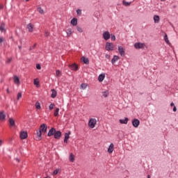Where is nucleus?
<instances>
[{
  "label": "nucleus",
  "instance_id": "nucleus-1",
  "mask_svg": "<svg viewBox=\"0 0 178 178\" xmlns=\"http://www.w3.org/2000/svg\"><path fill=\"white\" fill-rule=\"evenodd\" d=\"M105 49L106 51H114L115 50V44H113V43L107 42L106 43Z\"/></svg>",
  "mask_w": 178,
  "mask_h": 178
},
{
  "label": "nucleus",
  "instance_id": "nucleus-2",
  "mask_svg": "<svg viewBox=\"0 0 178 178\" xmlns=\"http://www.w3.org/2000/svg\"><path fill=\"white\" fill-rule=\"evenodd\" d=\"M95 124H97V119L90 118L88 122L89 127H90V129H94V127H95Z\"/></svg>",
  "mask_w": 178,
  "mask_h": 178
},
{
  "label": "nucleus",
  "instance_id": "nucleus-3",
  "mask_svg": "<svg viewBox=\"0 0 178 178\" xmlns=\"http://www.w3.org/2000/svg\"><path fill=\"white\" fill-rule=\"evenodd\" d=\"M136 49H144L145 48V44L142 42H136L134 44Z\"/></svg>",
  "mask_w": 178,
  "mask_h": 178
},
{
  "label": "nucleus",
  "instance_id": "nucleus-4",
  "mask_svg": "<svg viewBox=\"0 0 178 178\" xmlns=\"http://www.w3.org/2000/svg\"><path fill=\"white\" fill-rule=\"evenodd\" d=\"M8 123H9V127L10 129H13V127H16V123L15 122V120H13V118H9Z\"/></svg>",
  "mask_w": 178,
  "mask_h": 178
},
{
  "label": "nucleus",
  "instance_id": "nucleus-5",
  "mask_svg": "<svg viewBox=\"0 0 178 178\" xmlns=\"http://www.w3.org/2000/svg\"><path fill=\"white\" fill-rule=\"evenodd\" d=\"M103 38L104 40H105V41H108V40H109V38H111V33H109V31H105L103 33Z\"/></svg>",
  "mask_w": 178,
  "mask_h": 178
},
{
  "label": "nucleus",
  "instance_id": "nucleus-6",
  "mask_svg": "<svg viewBox=\"0 0 178 178\" xmlns=\"http://www.w3.org/2000/svg\"><path fill=\"white\" fill-rule=\"evenodd\" d=\"M6 119V115L5 114V111H0V120L1 122H5Z\"/></svg>",
  "mask_w": 178,
  "mask_h": 178
},
{
  "label": "nucleus",
  "instance_id": "nucleus-7",
  "mask_svg": "<svg viewBox=\"0 0 178 178\" xmlns=\"http://www.w3.org/2000/svg\"><path fill=\"white\" fill-rule=\"evenodd\" d=\"M118 52L121 56H124L125 51L123 47L118 46Z\"/></svg>",
  "mask_w": 178,
  "mask_h": 178
},
{
  "label": "nucleus",
  "instance_id": "nucleus-8",
  "mask_svg": "<svg viewBox=\"0 0 178 178\" xmlns=\"http://www.w3.org/2000/svg\"><path fill=\"white\" fill-rule=\"evenodd\" d=\"M39 131L42 133H47V124H42V125H40Z\"/></svg>",
  "mask_w": 178,
  "mask_h": 178
},
{
  "label": "nucleus",
  "instance_id": "nucleus-9",
  "mask_svg": "<svg viewBox=\"0 0 178 178\" xmlns=\"http://www.w3.org/2000/svg\"><path fill=\"white\" fill-rule=\"evenodd\" d=\"M56 131V129H55V128H51V129L49 131V132H48V134H47L48 137H51V136H54Z\"/></svg>",
  "mask_w": 178,
  "mask_h": 178
},
{
  "label": "nucleus",
  "instance_id": "nucleus-10",
  "mask_svg": "<svg viewBox=\"0 0 178 178\" xmlns=\"http://www.w3.org/2000/svg\"><path fill=\"white\" fill-rule=\"evenodd\" d=\"M60 136H62V132H60V131H56L54 133V138L59 140V138H60Z\"/></svg>",
  "mask_w": 178,
  "mask_h": 178
},
{
  "label": "nucleus",
  "instance_id": "nucleus-11",
  "mask_svg": "<svg viewBox=\"0 0 178 178\" xmlns=\"http://www.w3.org/2000/svg\"><path fill=\"white\" fill-rule=\"evenodd\" d=\"M132 124H133L134 127H138V126H140V120H138L137 119L133 120Z\"/></svg>",
  "mask_w": 178,
  "mask_h": 178
},
{
  "label": "nucleus",
  "instance_id": "nucleus-12",
  "mask_svg": "<svg viewBox=\"0 0 178 178\" xmlns=\"http://www.w3.org/2000/svg\"><path fill=\"white\" fill-rule=\"evenodd\" d=\"M26 29L28 30V31L29 33H33V30L34 29V25H33V24H29L27 26H26Z\"/></svg>",
  "mask_w": 178,
  "mask_h": 178
},
{
  "label": "nucleus",
  "instance_id": "nucleus-13",
  "mask_svg": "<svg viewBox=\"0 0 178 178\" xmlns=\"http://www.w3.org/2000/svg\"><path fill=\"white\" fill-rule=\"evenodd\" d=\"M70 134H71L70 131L65 134L64 143H66V144H67V140L70 138Z\"/></svg>",
  "mask_w": 178,
  "mask_h": 178
},
{
  "label": "nucleus",
  "instance_id": "nucleus-14",
  "mask_svg": "<svg viewBox=\"0 0 178 178\" xmlns=\"http://www.w3.org/2000/svg\"><path fill=\"white\" fill-rule=\"evenodd\" d=\"M119 122L121 124H127L129 123V118H125L124 119L120 120Z\"/></svg>",
  "mask_w": 178,
  "mask_h": 178
},
{
  "label": "nucleus",
  "instance_id": "nucleus-15",
  "mask_svg": "<svg viewBox=\"0 0 178 178\" xmlns=\"http://www.w3.org/2000/svg\"><path fill=\"white\" fill-rule=\"evenodd\" d=\"M36 134L38 136V141L41 140L42 137L41 136L42 134V132L41 131H40L39 129L36 131Z\"/></svg>",
  "mask_w": 178,
  "mask_h": 178
},
{
  "label": "nucleus",
  "instance_id": "nucleus-16",
  "mask_svg": "<svg viewBox=\"0 0 178 178\" xmlns=\"http://www.w3.org/2000/svg\"><path fill=\"white\" fill-rule=\"evenodd\" d=\"M37 9H38V12L40 15H44V13H45V11H44V10L41 8V6H38Z\"/></svg>",
  "mask_w": 178,
  "mask_h": 178
},
{
  "label": "nucleus",
  "instance_id": "nucleus-17",
  "mask_svg": "<svg viewBox=\"0 0 178 178\" xmlns=\"http://www.w3.org/2000/svg\"><path fill=\"white\" fill-rule=\"evenodd\" d=\"M113 147H114L113 143H111L108 149V154H112V152H113Z\"/></svg>",
  "mask_w": 178,
  "mask_h": 178
},
{
  "label": "nucleus",
  "instance_id": "nucleus-18",
  "mask_svg": "<svg viewBox=\"0 0 178 178\" xmlns=\"http://www.w3.org/2000/svg\"><path fill=\"white\" fill-rule=\"evenodd\" d=\"M153 19L154 23H159L161 18L159 17V15H154Z\"/></svg>",
  "mask_w": 178,
  "mask_h": 178
},
{
  "label": "nucleus",
  "instance_id": "nucleus-19",
  "mask_svg": "<svg viewBox=\"0 0 178 178\" xmlns=\"http://www.w3.org/2000/svg\"><path fill=\"white\" fill-rule=\"evenodd\" d=\"M120 58L118 56H114L113 59L111 60V63H113V65L118 60H119Z\"/></svg>",
  "mask_w": 178,
  "mask_h": 178
},
{
  "label": "nucleus",
  "instance_id": "nucleus-20",
  "mask_svg": "<svg viewBox=\"0 0 178 178\" xmlns=\"http://www.w3.org/2000/svg\"><path fill=\"white\" fill-rule=\"evenodd\" d=\"M56 95H57L56 90H55V89L51 90V98H56Z\"/></svg>",
  "mask_w": 178,
  "mask_h": 178
},
{
  "label": "nucleus",
  "instance_id": "nucleus-21",
  "mask_svg": "<svg viewBox=\"0 0 178 178\" xmlns=\"http://www.w3.org/2000/svg\"><path fill=\"white\" fill-rule=\"evenodd\" d=\"M70 67L71 70H75L76 71V70H77L79 67L76 64H72V65H70Z\"/></svg>",
  "mask_w": 178,
  "mask_h": 178
},
{
  "label": "nucleus",
  "instance_id": "nucleus-22",
  "mask_svg": "<svg viewBox=\"0 0 178 178\" xmlns=\"http://www.w3.org/2000/svg\"><path fill=\"white\" fill-rule=\"evenodd\" d=\"M13 80H14V83L15 84H20V81H19V77L15 76L14 78H13Z\"/></svg>",
  "mask_w": 178,
  "mask_h": 178
},
{
  "label": "nucleus",
  "instance_id": "nucleus-23",
  "mask_svg": "<svg viewBox=\"0 0 178 178\" xmlns=\"http://www.w3.org/2000/svg\"><path fill=\"white\" fill-rule=\"evenodd\" d=\"M164 40L168 45H170V42L169 41V39L168 38V34L165 33L164 35Z\"/></svg>",
  "mask_w": 178,
  "mask_h": 178
},
{
  "label": "nucleus",
  "instance_id": "nucleus-24",
  "mask_svg": "<svg viewBox=\"0 0 178 178\" xmlns=\"http://www.w3.org/2000/svg\"><path fill=\"white\" fill-rule=\"evenodd\" d=\"M71 24H72V26H77V19L73 18L71 20Z\"/></svg>",
  "mask_w": 178,
  "mask_h": 178
},
{
  "label": "nucleus",
  "instance_id": "nucleus-25",
  "mask_svg": "<svg viewBox=\"0 0 178 178\" xmlns=\"http://www.w3.org/2000/svg\"><path fill=\"white\" fill-rule=\"evenodd\" d=\"M104 79H105V74H100L99 76V77H98V80H99V81H104Z\"/></svg>",
  "mask_w": 178,
  "mask_h": 178
},
{
  "label": "nucleus",
  "instance_id": "nucleus-26",
  "mask_svg": "<svg viewBox=\"0 0 178 178\" xmlns=\"http://www.w3.org/2000/svg\"><path fill=\"white\" fill-rule=\"evenodd\" d=\"M81 60L83 62V63H86V65H88V63H89L88 58H87L86 57H82Z\"/></svg>",
  "mask_w": 178,
  "mask_h": 178
},
{
  "label": "nucleus",
  "instance_id": "nucleus-27",
  "mask_svg": "<svg viewBox=\"0 0 178 178\" xmlns=\"http://www.w3.org/2000/svg\"><path fill=\"white\" fill-rule=\"evenodd\" d=\"M87 87H88V84L81 83L80 88H81V90H86V88H87Z\"/></svg>",
  "mask_w": 178,
  "mask_h": 178
},
{
  "label": "nucleus",
  "instance_id": "nucleus-28",
  "mask_svg": "<svg viewBox=\"0 0 178 178\" xmlns=\"http://www.w3.org/2000/svg\"><path fill=\"white\" fill-rule=\"evenodd\" d=\"M122 5H124V6H130L131 5V2H127L124 0L122 1Z\"/></svg>",
  "mask_w": 178,
  "mask_h": 178
},
{
  "label": "nucleus",
  "instance_id": "nucleus-29",
  "mask_svg": "<svg viewBox=\"0 0 178 178\" xmlns=\"http://www.w3.org/2000/svg\"><path fill=\"white\" fill-rule=\"evenodd\" d=\"M69 159H70V162H74V154L71 153L70 155Z\"/></svg>",
  "mask_w": 178,
  "mask_h": 178
},
{
  "label": "nucleus",
  "instance_id": "nucleus-30",
  "mask_svg": "<svg viewBox=\"0 0 178 178\" xmlns=\"http://www.w3.org/2000/svg\"><path fill=\"white\" fill-rule=\"evenodd\" d=\"M102 95L104 98H107L108 95H109V91L106 90L102 92Z\"/></svg>",
  "mask_w": 178,
  "mask_h": 178
},
{
  "label": "nucleus",
  "instance_id": "nucleus-31",
  "mask_svg": "<svg viewBox=\"0 0 178 178\" xmlns=\"http://www.w3.org/2000/svg\"><path fill=\"white\" fill-rule=\"evenodd\" d=\"M0 31H5V23H2L1 25L0 26Z\"/></svg>",
  "mask_w": 178,
  "mask_h": 178
},
{
  "label": "nucleus",
  "instance_id": "nucleus-32",
  "mask_svg": "<svg viewBox=\"0 0 178 178\" xmlns=\"http://www.w3.org/2000/svg\"><path fill=\"white\" fill-rule=\"evenodd\" d=\"M54 116H59V108H56L54 113Z\"/></svg>",
  "mask_w": 178,
  "mask_h": 178
},
{
  "label": "nucleus",
  "instance_id": "nucleus-33",
  "mask_svg": "<svg viewBox=\"0 0 178 178\" xmlns=\"http://www.w3.org/2000/svg\"><path fill=\"white\" fill-rule=\"evenodd\" d=\"M58 173H60V169H59V168L56 169L54 171L53 175H58Z\"/></svg>",
  "mask_w": 178,
  "mask_h": 178
},
{
  "label": "nucleus",
  "instance_id": "nucleus-34",
  "mask_svg": "<svg viewBox=\"0 0 178 178\" xmlns=\"http://www.w3.org/2000/svg\"><path fill=\"white\" fill-rule=\"evenodd\" d=\"M67 37H70L72 35V30L71 29H67L66 31Z\"/></svg>",
  "mask_w": 178,
  "mask_h": 178
},
{
  "label": "nucleus",
  "instance_id": "nucleus-35",
  "mask_svg": "<svg viewBox=\"0 0 178 178\" xmlns=\"http://www.w3.org/2000/svg\"><path fill=\"white\" fill-rule=\"evenodd\" d=\"M29 137V135L27 134V131H23V139H26Z\"/></svg>",
  "mask_w": 178,
  "mask_h": 178
},
{
  "label": "nucleus",
  "instance_id": "nucleus-36",
  "mask_svg": "<svg viewBox=\"0 0 178 178\" xmlns=\"http://www.w3.org/2000/svg\"><path fill=\"white\" fill-rule=\"evenodd\" d=\"M35 108H36V109H41V105L40 104V102H36Z\"/></svg>",
  "mask_w": 178,
  "mask_h": 178
},
{
  "label": "nucleus",
  "instance_id": "nucleus-37",
  "mask_svg": "<svg viewBox=\"0 0 178 178\" xmlns=\"http://www.w3.org/2000/svg\"><path fill=\"white\" fill-rule=\"evenodd\" d=\"M54 108H55V104L51 103L49 106V111H52V109H54Z\"/></svg>",
  "mask_w": 178,
  "mask_h": 178
},
{
  "label": "nucleus",
  "instance_id": "nucleus-38",
  "mask_svg": "<svg viewBox=\"0 0 178 178\" xmlns=\"http://www.w3.org/2000/svg\"><path fill=\"white\" fill-rule=\"evenodd\" d=\"M76 30L79 31V33H83V29H81L80 26H77Z\"/></svg>",
  "mask_w": 178,
  "mask_h": 178
},
{
  "label": "nucleus",
  "instance_id": "nucleus-39",
  "mask_svg": "<svg viewBox=\"0 0 178 178\" xmlns=\"http://www.w3.org/2000/svg\"><path fill=\"white\" fill-rule=\"evenodd\" d=\"M56 73L57 77H60V71L59 70H56Z\"/></svg>",
  "mask_w": 178,
  "mask_h": 178
},
{
  "label": "nucleus",
  "instance_id": "nucleus-40",
  "mask_svg": "<svg viewBox=\"0 0 178 178\" xmlns=\"http://www.w3.org/2000/svg\"><path fill=\"white\" fill-rule=\"evenodd\" d=\"M22 98V92H19L17 94V99H20Z\"/></svg>",
  "mask_w": 178,
  "mask_h": 178
},
{
  "label": "nucleus",
  "instance_id": "nucleus-41",
  "mask_svg": "<svg viewBox=\"0 0 178 178\" xmlns=\"http://www.w3.org/2000/svg\"><path fill=\"white\" fill-rule=\"evenodd\" d=\"M111 39L112 41H115V40H116V36H115V35H111Z\"/></svg>",
  "mask_w": 178,
  "mask_h": 178
},
{
  "label": "nucleus",
  "instance_id": "nucleus-42",
  "mask_svg": "<svg viewBox=\"0 0 178 178\" xmlns=\"http://www.w3.org/2000/svg\"><path fill=\"white\" fill-rule=\"evenodd\" d=\"M36 68L38 69V70H41V65L37 64L36 65Z\"/></svg>",
  "mask_w": 178,
  "mask_h": 178
},
{
  "label": "nucleus",
  "instance_id": "nucleus-43",
  "mask_svg": "<svg viewBox=\"0 0 178 178\" xmlns=\"http://www.w3.org/2000/svg\"><path fill=\"white\" fill-rule=\"evenodd\" d=\"M19 137H20L21 140H23V131H20Z\"/></svg>",
  "mask_w": 178,
  "mask_h": 178
},
{
  "label": "nucleus",
  "instance_id": "nucleus-44",
  "mask_svg": "<svg viewBox=\"0 0 178 178\" xmlns=\"http://www.w3.org/2000/svg\"><path fill=\"white\" fill-rule=\"evenodd\" d=\"M76 13H77V15H81V10H80V9H78L77 10H76Z\"/></svg>",
  "mask_w": 178,
  "mask_h": 178
},
{
  "label": "nucleus",
  "instance_id": "nucleus-45",
  "mask_svg": "<svg viewBox=\"0 0 178 178\" xmlns=\"http://www.w3.org/2000/svg\"><path fill=\"white\" fill-rule=\"evenodd\" d=\"M39 83H40V82H38V81L34 80V84H35V86H38Z\"/></svg>",
  "mask_w": 178,
  "mask_h": 178
},
{
  "label": "nucleus",
  "instance_id": "nucleus-46",
  "mask_svg": "<svg viewBox=\"0 0 178 178\" xmlns=\"http://www.w3.org/2000/svg\"><path fill=\"white\" fill-rule=\"evenodd\" d=\"M12 62V58H8L7 63H10Z\"/></svg>",
  "mask_w": 178,
  "mask_h": 178
},
{
  "label": "nucleus",
  "instance_id": "nucleus-47",
  "mask_svg": "<svg viewBox=\"0 0 178 178\" xmlns=\"http://www.w3.org/2000/svg\"><path fill=\"white\" fill-rule=\"evenodd\" d=\"M45 36L46 37H49V32H48V31H45Z\"/></svg>",
  "mask_w": 178,
  "mask_h": 178
},
{
  "label": "nucleus",
  "instance_id": "nucleus-48",
  "mask_svg": "<svg viewBox=\"0 0 178 178\" xmlns=\"http://www.w3.org/2000/svg\"><path fill=\"white\" fill-rule=\"evenodd\" d=\"M106 59H109L111 58V56H109L108 54H106Z\"/></svg>",
  "mask_w": 178,
  "mask_h": 178
},
{
  "label": "nucleus",
  "instance_id": "nucleus-49",
  "mask_svg": "<svg viewBox=\"0 0 178 178\" xmlns=\"http://www.w3.org/2000/svg\"><path fill=\"white\" fill-rule=\"evenodd\" d=\"M3 41V38H0V44H2Z\"/></svg>",
  "mask_w": 178,
  "mask_h": 178
},
{
  "label": "nucleus",
  "instance_id": "nucleus-50",
  "mask_svg": "<svg viewBox=\"0 0 178 178\" xmlns=\"http://www.w3.org/2000/svg\"><path fill=\"white\" fill-rule=\"evenodd\" d=\"M176 111H177V108L175 107V106H174L173 111H174V112H176Z\"/></svg>",
  "mask_w": 178,
  "mask_h": 178
},
{
  "label": "nucleus",
  "instance_id": "nucleus-51",
  "mask_svg": "<svg viewBox=\"0 0 178 178\" xmlns=\"http://www.w3.org/2000/svg\"><path fill=\"white\" fill-rule=\"evenodd\" d=\"M3 144V141L2 140H0V147Z\"/></svg>",
  "mask_w": 178,
  "mask_h": 178
},
{
  "label": "nucleus",
  "instance_id": "nucleus-52",
  "mask_svg": "<svg viewBox=\"0 0 178 178\" xmlns=\"http://www.w3.org/2000/svg\"><path fill=\"white\" fill-rule=\"evenodd\" d=\"M1 9H3V4H0V10Z\"/></svg>",
  "mask_w": 178,
  "mask_h": 178
},
{
  "label": "nucleus",
  "instance_id": "nucleus-53",
  "mask_svg": "<svg viewBox=\"0 0 178 178\" xmlns=\"http://www.w3.org/2000/svg\"><path fill=\"white\" fill-rule=\"evenodd\" d=\"M170 106H175V103L172 102V103L170 104Z\"/></svg>",
  "mask_w": 178,
  "mask_h": 178
},
{
  "label": "nucleus",
  "instance_id": "nucleus-54",
  "mask_svg": "<svg viewBox=\"0 0 178 178\" xmlns=\"http://www.w3.org/2000/svg\"><path fill=\"white\" fill-rule=\"evenodd\" d=\"M7 92L9 94V88H7Z\"/></svg>",
  "mask_w": 178,
  "mask_h": 178
},
{
  "label": "nucleus",
  "instance_id": "nucleus-55",
  "mask_svg": "<svg viewBox=\"0 0 178 178\" xmlns=\"http://www.w3.org/2000/svg\"><path fill=\"white\" fill-rule=\"evenodd\" d=\"M16 161L20 162V160H19V159H16Z\"/></svg>",
  "mask_w": 178,
  "mask_h": 178
},
{
  "label": "nucleus",
  "instance_id": "nucleus-56",
  "mask_svg": "<svg viewBox=\"0 0 178 178\" xmlns=\"http://www.w3.org/2000/svg\"><path fill=\"white\" fill-rule=\"evenodd\" d=\"M36 46H37V44H35L33 45V48H35Z\"/></svg>",
  "mask_w": 178,
  "mask_h": 178
},
{
  "label": "nucleus",
  "instance_id": "nucleus-57",
  "mask_svg": "<svg viewBox=\"0 0 178 178\" xmlns=\"http://www.w3.org/2000/svg\"><path fill=\"white\" fill-rule=\"evenodd\" d=\"M19 49H22V46H19Z\"/></svg>",
  "mask_w": 178,
  "mask_h": 178
},
{
  "label": "nucleus",
  "instance_id": "nucleus-58",
  "mask_svg": "<svg viewBox=\"0 0 178 178\" xmlns=\"http://www.w3.org/2000/svg\"><path fill=\"white\" fill-rule=\"evenodd\" d=\"M161 2H163V1H165V0H161Z\"/></svg>",
  "mask_w": 178,
  "mask_h": 178
},
{
  "label": "nucleus",
  "instance_id": "nucleus-59",
  "mask_svg": "<svg viewBox=\"0 0 178 178\" xmlns=\"http://www.w3.org/2000/svg\"><path fill=\"white\" fill-rule=\"evenodd\" d=\"M29 1H30V0H26V2H29Z\"/></svg>",
  "mask_w": 178,
  "mask_h": 178
},
{
  "label": "nucleus",
  "instance_id": "nucleus-60",
  "mask_svg": "<svg viewBox=\"0 0 178 178\" xmlns=\"http://www.w3.org/2000/svg\"><path fill=\"white\" fill-rule=\"evenodd\" d=\"M147 178H150V177H149V175L147 176Z\"/></svg>",
  "mask_w": 178,
  "mask_h": 178
}]
</instances>
